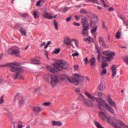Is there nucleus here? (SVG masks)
Here are the masks:
<instances>
[{"instance_id": "26", "label": "nucleus", "mask_w": 128, "mask_h": 128, "mask_svg": "<svg viewBox=\"0 0 128 128\" xmlns=\"http://www.w3.org/2000/svg\"><path fill=\"white\" fill-rule=\"evenodd\" d=\"M71 108L72 110H78V105L72 104L71 106Z\"/></svg>"}, {"instance_id": "20", "label": "nucleus", "mask_w": 128, "mask_h": 128, "mask_svg": "<svg viewBox=\"0 0 128 128\" xmlns=\"http://www.w3.org/2000/svg\"><path fill=\"white\" fill-rule=\"evenodd\" d=\"M46 68L48 70H49L50 72H52V74H56L58 71L56 70V69L54 68H52V66H47Z\"/></svg>"}, {"instance_id": "22", "label": "nucleus", "mask_w": 128, "mask_h": 128, "mask_svg": "<svg viewBox=\"0 0 128 128\" xmlns=\"http://www.w3.org/2000/svg\"><path fill=\"white\" fill-rule=\"evenodd\" d=\"M33 110L35 112H40L42 110V108L40 106H35L33 108Z\"/></svg>"}, {"instance_id": "63", "label": "nucleus", "mask_w": 128, "mask_h": 128, "mask_svg": "<svg viewBox=\"0 0 128 128\" xmlns=\"http://www.w3.org/2000/svg\"><path fill=\"white\" fill-rule=\"evenodd\" d=\"M50 44H52V42L48 41V42H47L46 45H47V46H50Z\"/></svg>"}, {"instance_id": "55", "label": "nucleus", "mask_w": 128, "mask_h": 128, "mask_svg": "<svg viewBox=\"0 0 128 128\" xmlns=\"http://www.w3.org/2000/svg\"><path fill=\"white\" fill-rule=\"evenodd\" d=\"M70 20H72V17H68V18H66V22H70Z\"/></svg>"}, {"instance_id": "5", "label": "nucleus", "mask_w": 128, "mask_h": 128, "mask_svg": "<svg viewBox=\"0 0 128 128\" xmlns=\"http://www.w3.org/2000/svg\"><path fill=\"white\" fill-rule=\"evenodd\" d=\"M53 66L57 70L58 72H60L62 70L68 68V64L66 61L61 60L59 62L54 63Z\"/></svg>"}, {"instance_id": "43", "label": "nucleus", "mask_w": 128, "mask_h": 128, "mask_svg": "<svg viewBox=\"0 0 128 128\" xmlns=\"http://www.w3.org/2000/svg\"><path fill=\"white\" fill-rule=\"evenodd\" d=\"M124 62H126V64H128V56H126V57L124 58Z\"/></svg>"}, {"instance_id": "19", "label": "nucleus", "mask_w": 128, "mask_h": 128, "mask_svg": "<svg viewBox=\"0 0 128 128\" xmlns=\"http://www.w3.org/2000/svg\"><path fill=\"white\" fill-rule=\"evenodd\" d=\"M84 106H92V102L90 101V100H84Z\"/></svg>"}, {"instance_id": "52", "label": "nucleus", "mask_w": 128, "mask_h": 128, "mask_svg": "<svg viewBox=\"0 0 128 128\" xmlns=\"http://www.w3.org/2000/svg\"><path fill=\"white\" fill-rule=\"evenodd\" d=\"M75 92H76V93H78L80 92V88H76V90H75Z\"/></svg>"}, {"instance_id": "32", "label": "nucleus", "mask_w": 128, "mask_h": 128, "mask_svg": "<svg viewBox=\"0 0 128 128\" xmlns=\"http://www.w3.org/2000/svg\"><path fill=\"white\" fill-rule=\"evenodd\" d=\"M60 52V48H56L53 51V54H58L59 52Z\"/></svg>"}, {"instance_id": "30", "label": "nucleus", "mask_w": 128, "mask_h": 128, "mask_svg": "<svg viewBox=\"0 0 128 128\" xmlns=\"http://www.w3.org/2000/svg\"><path fill=\"white\" fill-rule=\"evenodd\" d=\"M54 26L56 30H58V24L56 22V20H54Z\"/></svg>"}, {"instance_id": "50", "label": "nucleus", "mask_w": 128, "mask_h": 128, "mask_svg": "<svg viewBox=\"0 0 128 128\" xmlns=\"http://www.w3.org/2000/svg\"><path fill=\"white\" fill-rule=\"evenodd\" d=\"M103 94H102V92H100L98 93V96H99V98H102V96Z\"/></svg>"}, {"instance_id": "58", "label": "nucleus", "mask_w": 128, "mask_h": 128, "mask_svg": "<svg viewBox=\"0 0 128 128\" xmlns=\"http://www.w3.org/2000/svg\"><path fill=\"white\" fill-rule=\"evenodd\" d=\"M78 66H75L74 67V70H78Z\"/></svg>"}, {"instance_id": "28", "label": "nucleus", "mask_w": 128, "mask_h": 128, "mask_svg": "<svg viewBox=\"0 0 128 128\" xmlns=\"http://www.w3.org/2000/svg\"><path fill=\"white\" fill-rule=\"evenodd\" d=\"M32 61L33 64H40V62L39 60L36 59H32Z\"/></svg>"}, {"instance_id": "57", "label": "nucleus", "mask_w": 128, "mask_h": 128, "mask_svg": "<svg viewBox=\"0 0 128 128\" xmlns=\"http://www.w3.org/2000/svg\"><path fill=\"white\" fill-rule=\"evenodd\" d=\"M75 18H76V20H80V17L78 16H74Z\"/></svg>"}, {"instance_id": "39", "label": "nucleus", "mask_w": 128, "mask_h": 128, "mask_svg": "<svg viewBox=\"0 0 128 128\" xmlns=\"http://www.w3.org/2000/svg\"><path fill=\"white\" fill-rule=\"evenodd\" d=\"M28 16V13H24L20 14V16L21 18H26V16Z\"/></svg>"}, {"instance_id": "15", "label": "nucleus", "mask_w": 128, "mask_h": 128, "mask_svg": "<svg viewBox=\"0 0 128 128\" xmlns=\"http://www.w3.org/2000/svg\"><path fill=\"white\" fill-rule=\"evenodd\" d=\"M81 24L82 26H90V24H88V21L86 17L82 18L81 20Z\"/></svg>"}, {"instance_id": "54", "label": "nucleus", "mask_w": 128, "mask_h": 128, "mask_svg": "<svg viewBox=\"0 0 128 128\" xmlns=\"http://www.w3.org/2000/svg\"><path fill=\"white\" fill-rule=\"evenodd\" d=\"M120 48H128V46H122V45H120Z\"/></svg>"}, {"instance_id": "31", "label": "nucleus", "mask_w": 128, "mask_h": 128, "mask_svg": "<svg viewBox=\"0 0 128 128\" xmlns=\"http://www.w3.org/2000/svg\"><path fill=\"white\" fill-rule=\"evenodd\" d=\"M84 42H92L94 40L92 37H88L87 38L84 39Z\"/></svg>"}, {"instance_id": "51", "label": "nucleus", "mask_w": 128, "mask_h": 128, "mask_svg": "<svg viewBox=\"0 0 128 128\" xmlns=\"http://www.w3.org/2000/svg\"><path fill=\"white\" fill-rule=\"evenodd\" d=\"M78 52H75L73 54H72V56L74 57V56H78Z\"/></svg>"}, {"instance_id": "60", "label": "nucleus", "mask_w": 128, "mask_h": 128, "mask_svg": "<svg viewBox=\"0 0 128 128\" xmlns=\"http://www.w3.org/2000/svg\"><path fill=\"white\" fill-rule=\"evenodd\" d=\"M94 22H92V20H91L90 21V26H92V23H93Z\"/></svg>"}, {"instance_id": "8", "label": "nucleus", "mask_w": 128, "mask_h": 128, "mask_svg": "<svg viewBox=\"0 0 128 128\" xmlns=\"http://www.w3.org/2000/svg\"><path fill=\"white\" fill-rule=\"evenodd\" d=\"M72 42H74L76 46H78V40L74 38L72 40L68 37H66L64 40V44H65L66 46H70L74 48V44H72Z\"/></svg>"}, {"instance_id": "44", "label": "nucleus", "mask_w": 128, "mask_h": 128, "mask_svg": "<svg viewBox=\"0 0 128 128\" xmlns=\"http://www.w3.org/2000/svg\"><path fill=\"white\" fill-rule=\"evenodd\" d=\"M98 88L100 90H101V91L104 90V86H102V84H100Z\"/></svg>"}, {"instance_id": "40", "label": "nucleus", "mask_w": 128, "mask_h": 128, "mask_svg": "<svg viewBox=\"0 0 128 128\" xmlns=\"http://www.w3.org/2000/svg\"><path fill=\"white\" fill-rule=\"evenodd\" d=\"M68 8L67 7H65L62 10V12H68Z\"/></svg>"}, {"instance_id": "35", "label": "nucleus", "mask_w": 128, "mask_h": 128, "mask_svg": "<svg viewBox=\"0 0 128 128\" xmlns=\"http://www.w3.org/2000/svg\"><path fill=\"white\" fill-rule=\"evenodd\" d=\"M106 66H108V63L102 62V68H106Z\"/></svg>"}, {"instance_id": "64", "label": "nucleus", "mask_w": 128, "mask_h": 128, "mask_svg": "<svg viewBox=\"0 0 128 128\" xmlns=\"http://www.w3.org/2000/svg\"><path fill=\"white\" fill-rule=\"evenodd\" d=\"M28 46H26V47H25L22 50H28Z\"/></svg>"}, {"instance_id": "46", "label": "nucleus", "mask_w": 128, "mask_h": 128, "mask_svg": "<svg viewBox=\"0 0 128 128\" xmlns=\"http://www.w3.org/2000/svg\"><path fill=\"white\" fill-rule=\"evenodd\" d=\"M92 2H93V4H100V2L98 0H92Z\"/></svg>"}, {"instance_id": "41", "label": "nucleus", "mask_w": 128, "mask_h": 128, "mask_svg": "<svg viewBox=\"0 0 128 128\" xmlns=\"http://www.w3.org/2000/svg\"><path fill=\"white\" fill-rule=\"evenodd\" d=\"M100 48L98 47V46H96V50L97 52V53L98 54H100Z\"/></svg>"}, {"instance_id": "21", "label": "nucleus", "mask_w": 128, "mask_h": 128, "mask_svg": "<svg viewBox=\"0 0 128 128\" xmlns=\"http://www.w3.org/2000/svg\"><path fill=\"white\" fill-rule=\"evenodd\" d=\"M78 100H81L82 102H84L86 100V98H84V96L82 95V94H78Z\"/></svg>"}, {"instance_id": "2", "label": "nucleus", "mask_w": 128, "mask_h": 128, "mask_svg": "<svg viewBox=\"0 0 128 128\" xmlns=\"http://www.w3.org/2000/svg\"><path fill=\"white\" fill-rule=\"evenodd\" d=\"M107 102L110 106L106 102L105 100H102V98H101V100L98 102V108H99L100 110H104L105 106L106 110H108L110 114H114V108H112V106L116 108V104L110 98V96L107 99Z\"/></svg>"}, {"instance_id": "53", "label": "nucleus", "mask_w": 128, "mask_h": 128, "mask_svg": "<svg viewBox=\"0 0 128 128\" xmlns=\"http://www.w3.org/2000/svg\"><path fill=\"white\" fill-rule=\"evenodd\" d=\"M114 8L112 7H111V8H110L108 9V12H114Z\"/></svg>"}, {"instance_id": "27", "label": "nucleus", "mask_w": 128, "mask_h": 128, "mask_svg": "<svg viewBox=\"0 0 128 128\" xmlns=\"http://www.w3.org/2000/svg\"><path fill=\"white\" fill-rule=\"evenodd\" d=\"M94 124L97 128H104V127H102V125L100 124V122L96 121L94 122Z\"/></svg>"}, {"instance_id": "49", "label": "nucleus", "mask_w": 128, "mask_h": 128, "mask_svg": "<svg viewBox=\"0 0 128 128\" xmlns=\"http://www.w3.org/2000/svg\"><path fill=\"white\" fill-rule=\"evenodd\" d=\"M80 12L81 14H86V10L84 9H82L80 11Z\"/></svg>"}, {"instance_id": "25", "label": "nucleus", "mask_w": 128, "mask_h": 128, "mask_svg": "<svg viewBox=\"0 0 128 128\" xmlns=\"http://www.w3.org/2000/svg\"><path fill=\"white\" fill-rule=\"evenodd\" d=\"M33 16L34 18H38L40 17L39 13L38 11H34L33 12Z\"/></svg>"}, {"instance_id": "42", "label": "nucleus", "mask_w": 128, "mask_h": 128, "mask_svg": "<svg viewBox=\"0 0 128 128\" xmlns=\"http://www.w3.org/2000/svg\"><path fill=\"white\" fill-rule=\"evenodd\" d=\"M83 62H84V64H88V58L86 57V58L83 60Z\"/></svg>"}, {"instance_id": "16", "label": "nucleus", "mask_w": 128, "mask_h": 128, "mask_svg": "<svg viewBox=\"0 0 128 128\" xmlns=\"http://www.w3.org/2000/svg\"><path fill=\"white\" fill-rule=\"evenodd\" d=\"M90 66L93 68H94L96 65V58L93 57L90 60Z\"/></svg>"}, {"instance_id": "10", "label": "nucleus", "mask_w": 128, "mask_h": 128, "mask_svg": "<svg viewBox=\"0 0 128 128\" xmlns=\"http://www.w3.org/2000/svg\"><path fill=\"white\" fill-rule=\"evenodd\" d=\"M41 14L43 18L48 20H52V18H56L58 16V15L52 14L48 12L46 10H44Z\"/></svg>"}, {"instance_id": "14", "label": "nucleus", "mask_w": 128, "mask_h": 128, "mask_svg": "<svg viewBox=\"0 0 128 128\" xmlns=\"http://www.w3.org/2000/svg\"><path fill=\"white\" fill-rule=\"evenodd\" d=\"M98 116L100 120H106V118H108V116H106V113L102 111L98 112Z\"/></svg>"}, {"instance_id": "29", "label": "nucleus", "mask_w": 128, "mask_h": 128, "mask_svg": "<svg viewBox=\"0 0 128 128\" xmlns=\"http://www.w3.org/2000/svg\"><path fill=\"white\" fill-rule=\"evenodd\" d=\"M106 72H107V71H106V68H102V71H101L100 72V76H106Z\"/></svg>"}, {"instance_id": "61", "label": "nucleus", "mask_w": 128, "mask_h": 128, "mask_svg": "<svg viewBox=\"0 0 128 128\" xmlns=\"http://www.w3.org/2000/svg\"><path fill=\"white\" fill-rule=\"evenodd\" d=\"M102 46H104V48H106V43H104V42H102Z\"/></svg>"}, {"instance_id": "17", "label": "nucleus", "mask_w": 128, "mask_h": 128, "mask_svg": "<svg viewBox=\"0 0 128 128\" xmlns=\"http://www.w3.org/2000/svg\"><path fill=\"white\" fill-rule=\"evenodd\" d=\"M112 76L114 78L116 76V65H113L112 67Z\"/></svg>"}, {"instance_id": "1", "label": "nucleus", "mask_w": 128, "mask_h": 128, "mask_svg": "<svg viewBox=\"0 0 128 128\" xmlns=\"http://www.w3.org/2000/svg\"><path fill=\"white\" fill-rule=\"evenodd\" d=\"M20 66V63L17 62H14L12 63H8L6 64L0 65V68H6L8 66L10 68V72H16V74L13 75L12 78L14 80H16L18 78L19 80H24V77L22 75V68Z\"/></svg>"}, {"instance_id": "7", "label": "nucleus", "mask_w": 128, "mask_h": 128, "mask_svg": "<svg viewBox=\"0 0 128 128\" xmlns=\"http://www.w3.org/2000/svg\"><path fill=\"white\" fill-rule=\"evenodd\" d=\"M72 84L78 86L80 82H82L84 80V78L78 74H74V78H72Z\"/></svg>"}, {"instance_id": "23", "label": "nucleus", "mask_w": 128, "mask_h": 128, "mask_svg": "<svg viewBox=\"0 0 128 128\" xmlns=\"http://www.w3.org/2000/svg\"><path fill=\"white\" fill-rule=\"evenodd\" d=\"M20 32L22 36H26V30L24 29V28L21 27L20 28Z\"/></svg>"}, {"instance_id": "56", "label": "nucleus", "mask_w": 128, "mask_h": 128, "mask_svg": "<svg viewBox=\"0 0 128 128\" xmlns=\"http://www.w3.org/2000/svg\"><path fill=\"white\" fill-rule=\"evenodd\" d=\"M45 45H46V42H44L40 44V48H42V46H45Z\"/></svg>"}, {"instance_id": "9", "label": "nucleus", "mask_w": 128, "mask_h": 128, "mask_svg": "<svg viewBox=\"0 0 128 128\" xmlns=\"http://www.w3.org/2000/svg\"><path fill=\"white\" fill-rule=\"evenodd\" d=\"M14 100H18V106L20 108L24 106L26 104V99L24 98L20 94H16L14 98Z\"/></svg>"}, {"instance_id": "59", "label": "nucleus", "mask_w": 128, "mask_h": 128, "mask_svg": "<svg viewBox=\"0 0 128 128\" xmlns=\"http://www.w3.org/2000/svg\"><path fill=\"white\" fill-rule=\"evenodd\" d=\"M102 28H106V26H104V22H102Z\"/></svg>"}, {"instance_id": "3", "label": "nucleus", "mask_w": 128, "mask_h": 128, "mask_svg": "<svg viewBox=\"0 0 128 128\" xmlns=\"http://www.w3.org/2000/svg\"><path fill=\"white\" fill-rule=\"evenodd\" d=\"M103 54L108 56L104 57L102 56V54H99L97 56V60L98 62H112V60H114V57L116 56V52L110 50H106L103 52Z\"/></svg>"}, {"instance_id": "48", "label": "nucleus", "mask_w": 128, "mask_h": 128, "mask_svg": "<svg viewBox=\"0 0 128 128\" xmlns=\"http://www.w3.org/2000/svg\"><path fill=\"white\" fill-rule=\"evenodd\" d=\"M73 24L74 26H80V23H77L76 22H74Z\"/></svg>"}, {"instance_id": "33", "label": "nucleus", "mask_w": 128, "mask_h": 128, "mask_svg": "<svg viewBox=\"0 0 128 128\" xmlns=\"http://www.w3.org/2000/svg\"><path fill=\"white\" fill-rule=\"evenodd\" d=\"M112 116H109V117H107L106 120H108V122H109V124H112Z\"/></svg>"}, {"instance_id": "45", "label": "nucleus", "mask_w": 128, "mask_h": 128, "mask_svg": "<svg viewBox=\"0 0 128 128\" xmlns=\"http://www.w3.org/2000/svg\"><path fill=\"white\" fill-rule=\"evenodd\" d=\"M50 104V102H44L43 103L42 106H48Z\"/></svg>"}, {"instance_id": "11", "label": "nucleus", "mask_w": 128, "mask_h": 128, "mask_svg": "<svg viewBox=\"0 0 128 128\" xmlns=\"http://www.w3.org/2000/svg\"><path fill=\"white\" fill-rule=\"evenodd\" d=\"M84 94H85V96H88V98L90 100H92L93 102H96L98 104V102H100L102 98H94V96H92V94H90L88 93V92H85Z\"/></svg>"}, {"instance_id": "18", "label": "nucleus", "mask_w": 128, "mask_h": 128, "mask_svg": "<svg viewBox=\"0 0 128 128\" xmlns=\"http://www.w3.org/2000/svg\"><path fill=\"white\" fill-rule=\"evenodd\" d=\"M52 125L56 126H62V123L60 121H52Z\"/></svg>"}, {"instance_id": "13", "label": "nucleus", "mask_w": 128, "mask_h": 128, "mask_svg": "<svg viewBox=\"0 0 128 128\" xmlns=\"http://www.w3.org/2000/svg\"><path fill=\"white\" fill-rule=\"evenodd\" d=\"M90 28V26H82V36H88V30Z\"/></svg>"}, {"instance_id": "36", "label": "nucleus", "mask_w": 128, "mask_h": 128, "mask_svg": "<svg viewBox=\"0 0 128 128\" xmlns=\"http://www.w3.org/2000/svg\"><path fill=\"white\" fill-rule=\"evenodd\" d=\"M4 103V96H2L1 97H0V104H2Z\"/></svg>"}, {"instance_id": "24", "label": "nucleus", "mask_w": 128, "mask_h": 128, "mask_svg": "<svg viewBox=\"0 0 128 128\" xmlns=\"http://www.w3.org/2000/svg\"><path fill=\"white\" fill-rule=\"evenodd\" d=\"M98 28V26H96L92 30H91V34H94V38H96V32Z\"/></svg>"}, {"instance_id": "34", "label": "nucleus", "mask_w": 128, "mask_h": 128, "mask_svg": "<svg viewBox=\"0 0 128 128\" xmlns=\"http://www.w3.org/2000/svg\"><path fill=\"white\" fill-rule=\"evenodd\" d=\"M120 32L118 31L116 34V38H120Z\"/></svg>"}, {"instance_id": "47", "label": "nucleus", "mask_w": 128, "mask_h": 128, "mask_svg": "<svg viewBox=\"0 0 128 128\" xmlns=\"http://www.w3.org/2000/svg\"><path fill=\"white\" fill-rule=\"evenodd\" d=\"M98 39L99 42H104V38H102V37H99Z\"/></svg>"}, {"instance_id": "12", "label": "nucleus", "mask_w": 128, "mask_h": 128, "mask_svg": "<svg viewBox=\"0 0 128 128\" xmlns=\"http://www.w3.org/2000/svg\"><path fill=\"white\" fill-rule=\"evenodd\" d=\"M60 78L62 82H66V80H68L70 84H72V78L68 77L66 75H61L60 76Z\"/></svg>"}, {"instance_id": "38", "label": "nucleus", "mask_w": 128, "mask_h": 128, "mask_svg": "<svg viewBox=\"0 0 128 128\" xmlns=\"http://www.w3.org/2000/svg\"><path fill=\"white\" fill-rule=\"evenodd\" d=\"M42 2H44V1H43L42 0H39L36 4V6H40Z\"/></svg>"}, {"instance_id": "4", "label": "nucleus", "mask_w": 128, "mask_h": 128, "mask_svg": "<svg viewBox=\"0 0 128 128\" xmlns=\"http://www.w3.org/2000/svg\"><path fill=\"white\" fill-rule=\"evenodd\" d=\"M43 78L45 82L51 84L52 88L56 86L60 82V79H58V76L54 74H45Z\"/></svg>"}, {"instance_id": "62", "label": "nucleus", "mask_w": 128, "mask_h": 128, "mask_svg": "<svg viewBox=\"0 0 128 128\" xmlns=\"http://www.w3.org/2000/svg\"><path fill=\"white\" fill-rule=\"evenodd\" d=\"M120 126H124V124L122 122H120Z\"/></svg>"}, {"instance_id": "37", "label": "nucleus", "mask_w": 128, "mask_h": 128, "mask_svg": "<svg viewBox=\"0 0 128 128\" xmlns=\"http://www.w3.org/2000/svg\"><path fill=\"white\" fill-rule=\"evenodd\" d=\"M22 122L20 121L18 122V128H22L24 127V126L22 124Z\"/></svg>"}, {"instance_id": "6", "label": "nucleus", "mask_w": 128, "mask_h": 128, "mask_svg": "<svg viewBox=\"0 0 128 128\" xmlns=\"http://www.w3.org/2000/svg\"><path fill=\"white\" fill-rule=\"evenodd\" d=\"M8 54L14 56H19L20 54V48L16 46H14L9 48Z\"/></svg>"}]
</instances>
